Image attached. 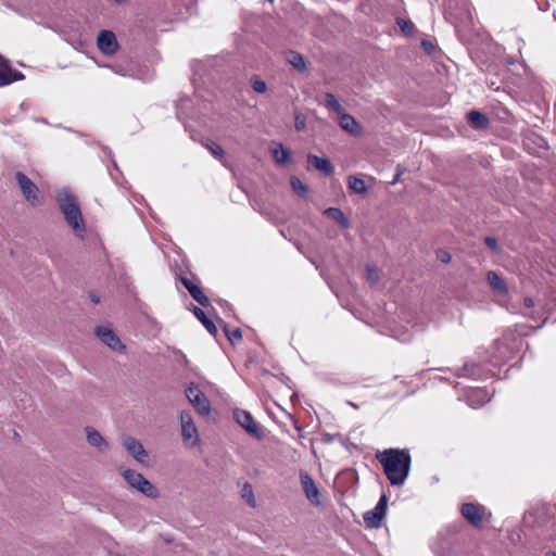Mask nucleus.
<instances>
[{"label": "nucleus", "instance_id": "1", "mask_svg": "<svg viewBox=\"0 0 556 556\" xmlns=\"http://www.w3.org/2000/svg\"><path fill=\"white\" fill-rule=\"evenodd\" d=\"M383 472L391 485L401 486L408 478L412 465L409 451L406 448H387L376 454Z\"/></svg>", "mask_w": 556, "mask_h": 556}, {"label": "nucleus", "instance_id": "2", "mask_svg": "<svg viewBox=\"0 0 556 556\" xmlns=\"http://www.w3.org/2000/svg\"><path fill=\"white\" fill-rule=\"evenodd\" d=\"M55 202L59 210L64 215L67 226L74 231L75 236L84 238L86 235V225L76 195L71 189L63 188L56 192Z\"/></svg>", "mask_w": 556, "mask_h": 556}, {"label": "nucleus", "instance_id": "3", "mask_svg": "<svg viewBox=\"0 0 556 556\" xmlns=\"http://www.w3.org/2000/svg\"><path fill=\"white\" fill-rule=\"evenodd\" d=\"M55 202L59 210L64 215L67 226L74 231L75 236L84 238L86 235V225L76 195L71 189L63 188L56 192Z\"/></svg>", "mask_w": 556, "mask_h": 556}, {"label": "nucleus", "instance_id": "4", "mask_svg": "<svg viewBox=\"0 0 556 556\" xmlns=\"http://www.w3.org/2000/svg\"><path fill=\"white\" fill-rule=\"evenodd\" d=\"M521 345L522 339L520 334L511 329H507L500 339L494 341L489 363L493 367H500L511 359L519 352Z\"/></svg>", "mask_w": 556, "mask_h": 556}, {"label": "nucleus", "instance_id": "5", "mask_svg": "<svg viewBox=\"0 0 556 556\" xmlns=\"http://www.w3.org/2000/svg\"><path fill=\"white\" fill-rule=\"evenodd\" d=\"M217 62L216 59L210 58L206 60H194L191 64L192 68V85L194 87V96L200 99H204L201 93L202 86H205L207 81H210L213 76L211 73V68Z\"/></svg>", "mask_w": 556, "mask_h": 556}, {"label": "nucleus", "instance_id": "6", "mask_svg": "<svg viewBox=\"0 0 556 556\" xmlns=\"http://www.w3.org/2000/svg\"><path fill=\"white\" fill-rule=\"evenodd\" d=\"M122 476L130 488L136 489L144 496L152 500L159 497V491L156 486L152 484L148 479H146L140 472L134 469H125Z\"/></svg>", "mask_w": 556, "mask_h": 556}, {"label": "nucleus", "instance_id": "7", "mask_svg": "<svg viewBox=\"0 0 556 556\" xmlns=\"http://www.w3.org/2000/svg\"><path fill=\"white\" fill-rule=\"evenodd\" d=\"M454 372L457 377H466L472 380H483L495 375L494 370L475 362H465L464 365L456 368Z\"/></svg>", "mask_w": 556, "mask_h": 556}, {"label": "nucleus", "instance_id": "8", "mask_svg": "<svg viewBox=\"0 0 556 556\" xmlns=\"http://www.w3.org/2000/svg\"><path fill=\"white\" fill-rule=\"evenodd\" d=\"M233 418L251 437L258 440L264 437V432L250 412L236 408L233 410Z\"/></svg>", "mask_w": 556, "mask_h": 556}, {"label": "nucleus", "instance_id": "9", "mask_svg": "<svg viewBox=\"0 0 556 556\" xmlns=\"http://www.w3.org/2000/svg\"><path fill=\"white\" fill-rule=\"evenodd\" d=\"M186 396L200 415L207 416L211 413L208 399L197 386L190 384L186 389Z\"/></svg>", "mask_w": 556, "mask_h": 556}, {"label": "nucleus", "instance_id": "10", "mask_svg": "<svg viewBox=\"0 0 556 556\" xmlns=\"http://www.w3.org/2000/svg\"><path fill=\"white\" fill-rule=\"evenodd\" d=\"M387 506L388 497L386 494H382L375 508L364 514V521L368 528H379L381 526L382 519L387 513Z\"/></svg>", "mask_w": 556, "mask_h": 556}, {"label": "nucleus", "instance_id": "11", "mask_svg": "<svg viewBox=\"0 0 556 556\" xmlns=\"http://www.w3.org/2000/svg\"><path fill=\"white\" fill-rule=\"evenodd\" d=\"M15 179L25 199L33 205L39 204L40 199L38 197V187L25 174L21 172L15 174Z\"/></svg>", "mask_w": 556, "mask_h": 556}, {"label": "nucleus", "instance_id": "12", "mask_svg": "<svg viewBox=\"0 0 556 556\" xmlns=\"http://www.w3.org/2000/svg\"><path fill=\"white\" fill-rule=\"evenodd\" d=\"M24 74L10 64V61L0 54V87L9 86L15 81L23 80Z\"/></svg>", "mask_w": 556, "mask_h": 556}, {"label": "nucleus", "instance_id": "13", "mask_svg": "<svg viewBox=\"0 0 556 556\" xmlns=\"http://www.w3.org/2000/svg\"><path fill=\"white\" fill-rule=\"evenodd\" d=\"M97 46L103 54H114L118 49V42L115 34L108 29L101 30L97 38Z\"/></svg>", "mask_w": 556, "mask_h": 556}, {"label": "nucleus", "instance_id": "14", "mask_svg": "<svg viewBox=\"0 0 556 556\" xmlns=\"http://www.w3.org/2000/svg\"><path fill=\"white\" fill-rule=\"evenodd\" d=\"M179 418L181 424V435L184 441L189 442L191 439H193L191 445L197 444L199 442V434L191 414L188 412H181Z\"/></svg>", "mask_w": 556, "mask_h": 556}, {"label": "nucleus", "instance_id": "15", "mask_svg": "<svg viewBox=\"0 0 556 556\" xmlns=\"http://www.w3.org/2000/svg\"><path fill=\"white\" fill-rule=\"evenodd\" d=\"M96 336L109 348L113 351H122L125 349V345L122 343L121 339L115 334V332L108 327L98 326L94 329Z\"/></svg>", "mask_w": 556, "mask_h": 556}, {"label": "nucleus", "instance_id": "16", "mask_svg": "<svg viewBox=\"0 0 556 556\" xmlns=\"http://www.w3.org/2000/svg\"><path fill=\"white\" fill-rule=\"evenodd\" d=\"M180 282L188 290L190 295L202 306L207 307L210 305L208 298L203 293L202 289L195 285L187 275L178 274L177 275Z\"/></svg>", "mask_w": 556, "mask_h": 556}, {"label": "nucleus", "instance_id": "17", "mask_svg": "<svg viewBox=\"0 0 556 556\" xmlns=\"http://www.w3.org/2000/svg\"><path fill=\"white\" fill-rule=\"evenodd\" d=\"M462 516L473 527H481L483 522V507L473 503H465L460 507Z\"/></svg>", "mask_w": 556, "mask_h": 556}, {"label": "nucleus", "instance_id": "18", "mask_svg": "<svg viewBox=\"0 0 556 556\" xmlns=\"http://www.w3.org/2000/svg\"><path fill=\"white\" fill-rule=\"evenodd\" d=\"M123 446L125 450L138 462L144 464L148 458V453L143 445L132 437L123 439Z\"/></svg>", "mask_w": 556, "mask_h": 556}, {"label": "nucleus", "instance_id": "19", "mask_svg": "<svg viewBox=\"0 0 556 556\" xmlns=\"http://www.w3.org/2000/svg\"><path fill=\"white\" fill-rule=\"evenodd\" d=\"M454 535L450 533H439L437 541L432 544V549L438 556H450L454 549Z\"/></svg>", "mask_w": 556, "mask_h": 556}, {"label": "nucleus", "instance_id": "20", "mask_svg": "<svg viewBox=\"0 0 556 556\" xmlns=\"http://www.w3.org/2000/svg\"><path fill=\"white\" fill-rule=\"evenodd\" d=\"M300 480L302 489L306 495V497L314 504L318 505V496H319V490L316 486L313 478L306 472L301 471L300 473Z\"/></svg>", "mask_w": 556, "mask_h": 556}, {"label": "nucleus", "instance_id": "21", "mask_svg": "<svg viewBox=\"0 0 556 556\" xmlns=\"http://www.w3.org/2000/svg\"><path fill=\"white\" fill-rule=\"evenodd\" d=\"M87 442L97 447L99 451H105L109 447L106 440L102 437V434L92 427L87 426L85 428Z\"/></svg>", "mask_w": 556, "mask_h": 556}, {"label": "nucleus", "instance_id": "22", "mask_svg": "<svg viewBox=\"0 0 556 556\" xmlns=\"http://www.w3.org/2000/svg\"><path fill=\"white\" fill-rule=\"evenodd\" d=\"M486 280L491 286L492 290L498 295H507L508 288L504 279L494 270L486 273Z\"/></svg>", "mask_w": 556, "mask_h": 556}, {"label": "nucleus", "instance_id": "23", "mask_svg": "<svg viewBox=\"0 0 556 556\" xmlns=\"http://www.w3.org/2000/svg\"><path fill=\"white\" fill-rule=\"evenodd\" d=\"M491 400L485 389H473L467 395V403L472 408H479Z\"/></svg>", "mask_w": 556, "mask_h": 556}, {"label": "nucleus", "instance_id": "24", "mask_svg": "<svg viewBox=\"0 0 556 556\" xmlns=\"http://www.w3.org/2000/svg\"><path fill=\"white\" fill-rule=\"evenodd\" d=\"M339 125L342 129L353 136L361 135V126L358 122L350 114L342 112L339 117Z\"/></svg>", "mask_w": 556, "mask_h": 556}, {"label": "nucleus", "instance_id": "25", "mask_svg": "<svg viewBox=\"0 0 556 556\" xmlns=\"http://www.w3.org/2000/svg\"><path fill=\"white\" fill-rule=\"evenodd\" d=\"M308 165L323 172L325 175H331L333 173V166L327 157H320L315 154L307 155Z\"/></svg>", "mask_w": 556, "mask_h": 556}, {"label": "nucleus", "instance_id": "26", "mask_svg": "<svg viewBox=\"0 0 556 556\" xmlns=\"http://www.w3.org/2000/svg\"><path fill=\"white\" fill-rule=\"evenodd\" d=\"M324 215L337 222L341 228L348 229L350 220L339 207H328L324 211Z\"/></svg>", "mask_w": 556, "mask_h": 556}, {"label": "nucleus", "instance_id": "27", "mask_svg": "<svg viewBox=\"0 0 556 556\" xmlns=\"http://www.w3.org/2000/svg\"><path fill=\"white\" fill-rule=\"evenodd\" d=\"M467 118L476 129H484L489 126V118L480 111L472 110L468 112Z\"/></svg>", "mask_w": 556, "mask_h": 556}, {"label": "nucleus", "instance_id": "28", "mask_svg": "<svg viewBox=\"0 0 556 556\" xmlns=\"http://www.w3.org/2000/svg\"><path fill=\"white\" fill-rule=\"evenodd\" d=\"M193 314L211 334L215 336L217 333V328L214 321L205 315L202 308L194 306Z\"/></svg>", "mask_w": 556, "mask_h": 556}, {"label": "nucleus", "instance_id": "29", "mask_svg": "<svg viewBox=\"0 0 556 556\" xmlns=\"http://www.w3.org/2000/svg\"><path fill=\"white\" fill-rule=\"evenodd\" d=\"M454 5L462 7L460 12L455 15L456 18L464 20L465 17H468L469 11L467 9V0H446L445 1V11L448 14H452V10H453Z\"/></svg>", "mask_w": 556, "mask_h": 556}, {"label": "nucleus", "instance_id": "30", "mask_svg": "<svg viewBox=\"0 0 556 556\" xmlns=\"http://www.w3.org/2000/svg\"><path fill=\"white\" fill-rule=\"evenodd\" d=\"M192 102V100L185 96L181 97L176 102V116L178 119H182L184 117H192L193 115L191 113H188L187 110L189 109V104Z\"/></svg>", "mask_w": 556, "mask_h": 556}, {"label": "nucleus", "instance_id": "31", "mask_svg": "<svg viewBox=\"0 0 556 556\" xmlns=\"http://www.w3.org/2000/svg\"><path fill=\"white\" fill-rule=\"evenodd\" d=\"M273 157L278 164H286L291 160V153L281 143L271 150Z\"/></svg>", "mask_w": 556, "mask_h": 556}, {"label": "nucleus", "instance_id": "32", "mask_svg": "<svg viewBox=\"0 0 556 556\" xmlns=\"http://www.w3.org/2000/svg\"><path fill=\"white\" fill-rule=\"evenodd\" d=\"M288 61L294 68H296L301 73L307 70L305 60L303 55L299 52L290 51L288 55Z\"/></svg>", "mask_w": 556, "mask_h": 556}, {"label": "nucleus", "instance_id": "33", "mask_svg": "<svg viewBox=\"0 0 556 556\" xmlns=\"http://www.w3.org/2000/svg\"><path fill=\"white\" fill-rule=\"evenodd\" d=\"M348 184L349 188L353 190L355 193L363 194L367 191L365 180L356 176H350Z\"/></svg>", "mask_w": 556, "mask_h": 556}, {"label": "nucleus", "instance_id": "34", "mask_svg": "<svg viewBox=\"0 0 556 556\" xmlns=\"http://www.w3.org/2000/svg\"><path fill=\"white\" fill-rule=\"evenodd\" d=\"M325 104L329 110H332L333 112L341 114L343 112V108L336 98V96L331 92H327L325 94Z\"/></svg>", "mask_w": 556, "mask_h": 556}, {"label": "nucleus", "instance_id": "35", "mask_svg": "<svg viewBox=\"0 0 556 556\" xmlns=\"http://www.w3.org/2000/svg\"><path fill=\"white\" fill-rule=\"evenodd\" d=\"M290 185L292 190L300 197H305L308 192V188L302 182V180L295 176L290 178Z\"/></svg>", "mask_w": 556, "mask_h": 556}, {"label": "nucleus", "instance_id": "36", "mask_svg": "<svg viewBox=\"0 0 556 556\" xmlns=\"http://www.w3.org/2000/svg\"><path fill=\"white\" fill-rule=\"evenodd\" d=\"M241 496L247 501L251 507H255L256 502L254 497L253 488L250 483L245 482L241 489Z\"/></svg>", "mask_w": 556, "mask_h": 556}, {"label": "nucleus", "instance_id": "37", "mask_svg": "<svg viewBox=\"0 0 556 556\" xmlns=\"http://www.w3.org/2000/svg\"><path fill=\"white\" fill-rule=\"evenodd\" d=\"M251 87L257 93H264L267 90L266 83L256 75L251 78Z\"/></svg>", "mask_w": 556, "mask_h": 556}, {"label": "nucleus", "instance_id": "38", "mask_svg": "<svg viewBox=\"0 0 556 556\" xmlns=\"http://www.w3.org/2000/svg\"><path fill=\"white\" fill-rule=\"evenodd\" d=\"M367 281L374 286L379 281V270L374 265H366Z\"/></svg>", "mask_w": 556, "mask_h": 556}, {"label": "nucleus", "instance_id": "39", "mask_svg": "<svg viewBox=\"0 0 556 556\" xmlns=\"http://www.w3.org/2000/svg\"><path fill=\"white\" fill-rule=\"evenodd\" d=\"M224 330H225L227 339L231 343H233L235 341L241 340V338H242V331L240 328H235L232 330H229L228 326L225 325Z\"/></svg>", "mask_w": 556, "mask_h": 556}, {"label": "nucleus", "instance_id": "40", "mask_svg": "<svg viewBox=\"0 0 556 556\" xmlns=\"http://www.w3.org/2000/svg\"><path fill=\"white\" fill-rule=\"evenodd\" d=\"M396 25L401 28V30L405 35H412L413 34L414 25L409 21H406L404 18L397 17L396 18Z\"/></svg>", "mask_w": 556, "mask_h": 556}, {"label": "nucleus", "instance_id": "41", "mask_svg": "<svg viewBox=\"0 0 556 556\" xmlns=\"http://www.w3.org/2000/svg\"><path fill=\"white\" fill-rule=\"evenodd\" d=\"M205 147L207 148V150L217 159H220L223 157L224 155V150L223 148L217 144L216 142L214 141H210L205 144Z\"/></svg>", "mask_w": 556, "mask_h": 556}, {"label": "nucleus", "instance_id": "42", "mask_svg": "<svg viewBox=\"0 0 556 556\" xmlns=\"http://www.w3.org/2000/svg\"><path fill=\"white\" fill-rule=\"evenodd\" d=\"M484 243L494 253H498L501 251V247L495 237H485Z\"/></svg>", "mask_w": 556, "mask_h": 556}, {"label": "nucleus", "instance_id": "43", "mask_svg": "<svg viewBox=\"0 0 556 556\" xmlns=\"http://www.w3.org/2000/svg\"><path fill=\"white\" fill-rule=\"evenodd\" d=\"M437 257L442 262V263H448L451 261V254L444 250H439L437 252Z\"/></svg>", "mask_w": 556, "mask_h": 556}, {"label": "nucleus", "instance_id": "44", "mask_svg": "<svg viewBox=\"0 0 556 556\" xmlns=\"http://www.w3.org/2000/svg\"><path fill=\"white\" fill-rule=\"evenodd\" d=\"M421 47L424 48V50L427 52V53H432L434 51V46L431 41L429 40H422L421 41Z\"/></svg>", "mask_w": 556, "mask_h": 556}, {"label": "nucleus", "instance_id": "45", "mask_svg": "<svg viewBox=\"0 0 556 556\" xmlns=\"http://www.w3.org/2000/svg\"><path fill=\"white\" fill-rule=\"evenodd\" d=\"M306 124H305V121L303 118H301L299 115L295 116V121H294V127L296 130H303L305 128Z\"/></svg>", "mask_w": 556, "mask_h": 556}, {"label": "nucleus", "instance_id": "46", "mask_svg": "<svg viewBox=\"0 0 556 556\" xmlns=\"http://www.w3.org/2000/svg\"><path fill=\"white\" fill-rule=\"evenodd\" d=\"M523 304H525V306H526L527 308H531V307H533V306H534V301H533L531 298L526 296V298L523 299Z\"/></svg>", "mask_w": 556, "mask_h": 556}, {"label": "nucleus", "instance_id": "47", "mask_svg": "<svg viewBox=\"0 0 556 556\" xmlns=\"http://www.w3.org/2000/svg\"><path fill=\"white\" fill-rule=\"evenodd\" d=\"M90 299H91V301H92L93 303H96V304H97V303H99V298H98L97 295L91 294V295H90Z\"/></svg>", "mask_w": 556, "mask_h": 556}, {"label": "nucleus", "instance_id": "48", "mask_svg": "<svg viewBox=\"0 0 556 556\" xmlns=\"http://www.w3.org/2000/svg\"><path fill=\"white\" fill-rule=\"evenodd\" d=\"M348 404H349L350 406H352L353 408H358V405H357V404H355V403H353V402H351V401H348Z\"/></svg>", "mask_w": 556, "mask_h": 556}, {"label": "nucleus", "instance_id": "49", "mask_svg": "<svg viewBox=\"0 0 556 556\" xmlns=\"http://www.w3.org/2000/svg\"><path fill=\"white\" fill-rule=\"evenodd\" d=\"M545 556H556V552L548 551Z\"/></svg>", "mask_w": 556, "mask_h": 556}, {"label": "nucleus", "instance_id": "50", "mask_svg": "<svg viewBox=\"0 0 556 556\" xmlns=\"http://www.w3.org/2000/svg\"><path fill=\"white\" fill-rule=\"evenodd\" d=\"M113 166L117 169V164L115 161H113Z\"/></svg>", "mask_w": 556, "mask_h": 556}, {"label": "nucleus", "instance_id": "51", "mask_svg": "<svg viewBox=\"0 0 556 556\" xmlns=\"http://www.w3.org/2000/svg\"><path fill=\"white\" fill-rule=\"evenodd\" d=\"M115 1H116V2H118V3H122V2H124L125 0H115Z\"/></svg>", "mask_w": 556, "mask_h": 556}]
</instances>
